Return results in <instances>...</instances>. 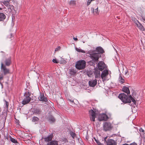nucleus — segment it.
Listing matches in <instances>:
<instances>
[{"label":"nucleus","instance_id":"1","mask_svg":"<svg viewBox=\"0 0 145 145\" xmlns=\"http://www.w3.org/2000/svg\"><path fill=\"white\" fill-rule=\"evenodd\" d=\"M118 98L122 102L125 103H130L131 101L135 104L136 103V101L131 95L128 96L124 93L120 94L118 96Z\"/></svg>","mask_w":145,"mask_h":145},{"label":"nucleus","instance_id":"2","mask_svg":"<svg viewBox=\"0 0 145 145\" xmlns=\"http://www.w3.org/2000/svg\"><path fill=\"white\" fill-rule=\"evenodd\" d=\"M88 53L89 54L90 57L93 60L97 61L99 58L101 57V55L96 52V51L90 50L88 51Z\"/></svg>","mask_w":145,"mask_h":145},{"label":"nucleus","instance_id":"3","mask_svg":"<svg viewBox=\"0 0 145 145\" xmlns=\"http://www.w3.org/2000/svg\"><path fill=\"white\" fill-rule=\"evenodd\" d=\"M86 66V62L84 60H79L76 63L75 67L78 69L82 70L84 69Z\"/></svg>","mask_w":145,"mask_h":145},{"label":"nucleus","instance_id":"4","mask_svg":"<svg viewBox=\"0 0 145 145\" xmlns=\"http://www.w3.org/2000/svg\"><path fill=\"white\" fill-rule=\"evenodd\" d=\"M31 94L29 91L26 92L24 94V97L22 102V103L24 105H25L29 103L31 100V98L30 96Z\"/></svg>","mask_w":145,"mask_h":145},{"label":"nucleus","instance_id":"5","mask_svg":"<svg viewBox=\"0 0 145 145\" xmlns=\"http://www.w3.org/2000/svg\"><path fill=\"white\" fill-rule=\"evenodd\" d=\"M1 71L2 72L4 75H6L9 73V70L7 68L6 66L3 64V63H1Z\"/></svg>","mask_w":145,"mask_h":145},{"label":"nucleus","instance_id":"6","mask_svg":"<svg viewBox=\"0 0 145 145\" xmlns=\"http://www.w3.org/2000/svg\"><path fill=\"white\" fill-rule=\"evenodd\" d=\"M11 57H9L7 58H4L2 60L1 63H3L5 66H9L11 63Z\"/></svg>","mask_w":145,"mask_h":145},{"label":"nucleus","instance_id":"7","mask_svg":"<svg viewBox=\"0 0 145 145\" xmlns=\"http://www.w3.org/2000/svg\"><path fill=\"white\" fill-rule=\"evenodd\" d=\"M106 138L107 137L105 138L104 140L105 141H106L107 145H116V143L114 140L109 139L107 140H106Z\"/></svg>","mask_w":145,"mask_h":145},{"label":"nucleus","instance_id":"8","mask_svg":"<svg viewBox=\"0 0 145 145\" xmlns=\"http://www.w3.org/2000/svg\"><path fill=\"white\" fill-rule=\"evenodd\" d=\"M108 74V71L107 70H105L102 72L101 77L103 81L106 80V77Z\"/></svg>","mask_w":145,"mask_h":145},{"label":"nucleus","instance_id":"9","mask_svg":"<svg viewBox=\"0 0 145 145\" xmlns=\"http://www.w3.org/2000/svg\"><path fill=\"white\" fill-rule=\"evenodd\" d=\"M89 113L90 116V120L91 121H95V117L96 113L93 110H91L89 111Z\"/></svg>","mask_w":145,"mask_h":145},{"label":"nucleus","instance_id":"10","mask_svg":"<svg viewBox=\"0 0 145 145\" xmlns=\"http://www.w3.org/2000/svg\"><path fill=\"white\" fill-rule=\"evenodd\" d=\"M108 119L107 116L105 114H100L99 117L98 119L100 121H106Z\"/></svg>","mask_w":145,"mask_h":145},{"label":"nucleus","instance_id":"11","mask_svg":"<svg viewBox=\"0 0 145 145\" xmlns=\"http://www.w3.org/2000/svg\"><path fill=\"white\" fill-rule=\"evenodd\" d=\"M111 128V124L108 122L105 123L103 125L104 130L106 131L110 129Z\"/></svg>","mask_w":145,"mask_h":145},{"label":"nucleus","instance_id":"12","mask_svg":"<svg viewBox=\"0 0 145 145\" xmlns=\"http://www.w3.org/2000/svg\"><path fill=\"white\" fill-rule=\"evenodd\" d=\"M97 65L99 70L101 71L105 69V63L102 61L98 63Z\"/></svg>","mask_w":145,"mask_h":145},{"label":"nucleus","instance_id":"13","mask_svg":"<svg viewBox=\"0 0 145 145\" xmlns=\"http://www.w3.org/2000/svg\"><path fill=\"white\" fill-rule=\"evenodd\" d=\"M133 21L135 22L136 25L139 28L142 30H143L144 29L143 26L136 19H134L132 20Z\"/></svg>","mask_w":145,"mask_h":145},{"label":"nucleus","instance_id":"14","mask_svg":"<svg viewBox=\"0 0 145 145\" xmlns=\"http://www.w3.org/2000/svg\"><path fill=\"white\" fill-rule=\"evenodd\" d=\"M53 137V135L52 134L49 135L48 136L45 137L43 138L44 141L46 142H49L52 140Z\"/></svg>","mask_w":145,"mask_h":145},{"label":"nucleus","instance_id":"15","mask_svg":"<svg viewBox=\"0 0 145 145\" xmlns=\"http://www.w3.org/2000/svg\"><path fill=\"white\" fill-rule=\"evenodd\" d=\"M39 99V101L43 102H46L47 101V99L45 97L43 93H40Z\"/></svg>","mask_w":145,"mask_h":145},{"label":"nucleus","instance_id":"16","mask_svg":"<svg viewBox=\"0 0 145 145\" xmlns=\"http://www.w3.org/2000/svg\"><path fill=\"white\" fill-rule=\"evenodd\" d=\"M89 84L90 86L94 87L97 84V80L95 79L94 80H90L89 82Z\"/></svg>","mask_w":145,"mask_h":145},{"label":"nucleus","instance_id":"17","mask_svg":"<svg viewBox=\"0 0 145 145\" xmlns=\"http://www.w3.org/2000/svg\"><path fill=\"white\" fill-rule=\"evenodd\" d=\"M94 50L96 51V52L100 54H103L104 52L103 49L100 46L97 47L96 48V50Z\"/></svg>","mask_w":145,"mask_h":145},{"label":"nucleus","instance_id":"18","mask_svg":"<svg viewBox=\"0 0 145 145\" xmlns=\"http://www.w3.org/2000/svg\"><path fill=\"white\" fill-rule=\"evenodd\" d=\"M122 90L124 92L127 93V95L130 93L129 88L126 86H124L123 87L122 89Z\"/></svg>","mask_w":145,"mask_h":145},{"label":"nucleus","instance_id":"19","mask_svg":"<svg viewBox=\"0 0 145 145\" xmlns=\"http://www.w3.org/2000/svg\"><path fill=\"white\" fill-rule=\"evenodd\" d=\"M48 119L49 121L51 123L54 122L55 121V118L51 115H50L48 117Z\"/></svg>","mask_w":145,"mask_h":145},{"label":"nucleus","instance_id":"20","mask_svg":"<svg viewBox=\"0 0 145 145\" xmlns=\"http://www.w3.org/2000/svg\"><path fill=\"white\" fill-rule=\"evenodd\" d=\"M58 142L56 140L52 141L47 144V145H58Z\"/></svg>","mask_w":145,"mask_h":145},{"label":"nucleus","instance_id":"21","mask_svg":"<svg viewBox=\"0 0 145 145\" xmlns=\"http://www.w3.org/2000/svg\"><path fill=\"white\" fill-rule=\"evenodd\" d=\"M95 78H99L100 76V72L99 70H96L94 72Z\"/></svg>","mask_w":145,"mask_h":145},{"label":"nucleus","instance_id":"22","mask_svg":"<svg viewBox=\"0 0 145 145\" xmlns=\"http://www.w3.org/2000/svg\"><path fill=\"white\" fill-rule=\"evenodd\" d=\"M10 0H8L7 1H4L3 2V4L8 8L10 7L9 1Z\"/></svg>","mask_w":145,"mask_h":145},{"label":"nucleus","instance_id":"23","mask_svg":"<svg viewBox=\"0 0 145 145\" xmlns=\"http://www.w3.org/2000/svg\"><path fill=\"white\" fill-rule=\"evenodd\" d=\"M34 114H39L41 113V110L38 108H35L33 111Z\"/></svg>","mask_w":145,"mask_h":145},{"label":"nucleus","instance_id":"24","mask_svg":"<svg viewBox=\"0 0 145 145\" xmlns=\"http://www.w3.org/2000/svg\"><path fill=\"white\" fill-rule=\"evenodd\" d=\"M39 120V118L36 117H34L33 118L32 121L34 122L36 124L38 122Z\"/></svg>","mask_w":145,"mask_h":145},{"label":"nucleus","instance_id":"25","mask_svg":"<svg viewBox=\"0 0 145 145\" xmlns=\"http://www.w3.org/2000/svg\"><path fill=\"white\" fill-rule=\"evenodd\" d=\"M76 71L73 69H71L69 70V73L71 75H74L76 73Z\"/></svg>","mask_w":145,"mask_h":145},{"label":"nucleus","instance_id":"26","mask_svg":"<svg viewBox=\"0 0 145 145\" xmlns=\"http://www.w3.org/2000/svg\"><path fill=\"white\" fill-rule=\"evenodd\" d=\"M119 81L122 84L124 82V80L123 78L121 76V75L119 76Z\"/></svg>","mask_w":145,"mask_h":145},{"label":"nucleus","instance_id":"27","mask_svg":"<svg viewBox=\"0 0 145 145\" xmlns=\"http://www.w3.org/2000/svg\"><path fill=\"white\" fill-rule=\"evenodd\" d=\"M70 133L72 137L73 138H74L76 137V134L75 133L72 131H70Z\"/></svg>","mask_w":145,"mask_h":145},{"label":"nucleus","instance_id":"28","mask_svg":"<svg viewBox=\"0 0 145 145\" xmlns=\"http://www.w3.org/2000/svg\"><path fill=\"white\" fill-rule=\"evenodd\" d=\"M76 50L79 52H82L83 53H85L86 52L84 51L83 50H82L81 49L78 48H76Z\"/></svg>","mask_w":145,"mask_h":145},{"label":"nucleus","instance_id":"29","mask_svg":"<svg viewBox=\"0 0 145 145\" xmlns=\"http://www.w3.org/2000/svg\"><path fill=\"white\" fill-rule=\"evenodd\" d=\"M93 139H94L98 145H104L103 144L101 143L98 139L96 138L95 137L93 138Z\"/></svg>","mask_w":145,"mask_h":145},{"label":"nucleus","instance_id":"30","mask_svg":"<svg viewBox=\"0 0 145 145\" xmlns=\"http://www.w3.org/2000/svg\"><path fill=\"white\" fill-rule=\"evenodd\" d=\"M0 18H6L5 15L3 13L0 12Z\"/></svg>","mask_w":145,"mask_h":145},{"label":"nucleus","instance_id":"31","mask_svg":"<svg viewBox=\"0 0 145 145\" xmlns=\"http://www.w3.org/2000/svg\"><path fill=\"white\" fill-rule=\"evenodd\" d=\"M10 140L12 142H13L14 143H16L17 142V141L16 139L11 137L10 138Z\"/></svg>","mask_w":145,"mask_h":145},{"label":"nucleus","instance_id":"32","mask_svg":"<svg viewBox=\"0 0 145 145\" xmlns=\"http://www.w3.org/2000/svg\"><path fill=\"white\" fill-rule=\"evenodd\" d=\"M4 101L5 103V104L6 105L5 106L6 107V108H8L9 105V103L7 102L5 100H4Z\"/></svg>","mask_w":145,"mask_h":145},{"label":"nucleus","instance_id":"33","mask_svg":"<svg viewBox=\"0 0 145 145\" xmlns=\"http://www.w3.org/2000/svg\"><path fill=\"white\" fill-rule=\"evenodd\" d=\"M69 4L70 5H75L76 4V1L74 0H71L70 1Z\"/></svg>","mask_w":145,"mask_h":145},{"label":"nucleus","instance_id":"34","mask_svg":"<svg viewBox=\"0 0 145 145\" xmlns=\"http://www.w3.org/2000/svg\"><path fill=\"white\" fill-rule=\"evenodd\" d=\"M60 47L58 46L57 48H55V51L57 52L59 51L60 50Z\"/></svg>","mask_w":145,"mask_h":145},{"label":"nucleus","instance_id":"35","mask_svg":"<svg viewBox=\"0 0 145 145\" xmlns=\"http://www.w3.org/2000/svg\"><path fill=\"white\" fill-rule=\"evenodd\" d=\"M93 10L94 13H97L98 10V7H97V8L95 9V10H94V9L93 8Z\"/></svg>","mask_w":145,"mask_h":145},{"label":"nucleus","instance_id":"36","mask_svg":"<svg viewBox=\"0 0 145 145\" xmlns=\"http://www.w3.org/2000/svg\"><path fill=\"white\" fill-rule=\"evenodd\" d=\"M52 61L53 62L55 63H59V62L57 61V60L56 59H53L52 60Z\"/></svg>","mask_w":145,"mask_h":145},{"label":"nucleus","instance_id":"37","mask_svg":"<svg viewBox=\"0 0 145 145\" xmlns=\"http://www.w3.org/2000/svg\"><path fill=\"white\" fill-rule=\"evenodd\" d=\"M3 74H1L0 73V80H2L3 79Z\"/></svg>","mask_w":145,"mask_h":145},{"label":"nucleus","instance_id":"38","mask_svg":"<svg viewBox=\"0 0 145 145\" xmlns=\"http://www.w3.org/2000/svg\"><path fill=\"white\" fill-rule=\"evenodd\" d=\"M60 63L62 64L65 63H66V61L65 60L63 59L61 61Z\"/></svg>","mask_w":145,"mask_h":145},{"label":"nucleus","instance_id":"39","mask_svg":"<svg viewBox=\"0 0 145 145\" xmlns=\"http://www.w3.org/2000/svg\"><path fill=\"white\" fill-rule=\"evenodd\" d=\"M92 1V0H88L87 2V5H89Z\"/></svg>","mask_w":145,"mask_h":145},{"label":"nucleus","instance_id":"40","mask_svg":"<svg viewBox=\"0 0 145 145\" xmlns=\"http://www.w3.org/2000/svg\"><path fill=\"white\" fill-rule=\"evenodd\" d=\"M139 131L140 132H144V130L142 129V128H140L139 129Z\"/></svg>","mask_w":145,"mask_h":145},{"label":"nucleus","instance_id":"41","mask_svg":"<svg viewBox=\"0 0 145 145\" xmlns=\"http://www.w3.org/2000/svg\"><path fill=\"white\" fill-rule=\"evenodd\" d=\"M129 145H137V144L135 142L133 143H132L131 144Z\"/></svg>","mask_w":145,"mask_h":145},{"label":"nucleus","instance_id":"42","mask_svg":"<svg viewBox=\"0 0 145 145\" xmlns=\"http://www.w3.org/2000/svg\"><path fill=\"white\" fill-rule=\"evenodd\" d=\"M73 39L74 40H75L76 41H77L78 40V39L76 38H75L74 37Z\"/></svg>","mask_w":145,"mask_h":145},{"label":"nucleus","instance_id":"43","mask_svg":"<svg viewBox=\"0 0 145 145\" xmlns=\"http://www.w3.org/2000/svg\"><path fill=\"white\" fill-rule=\"evenodd\" d=\"M12 37V34H11L8 36V37L9 38H10Z\"/></svg>","mask_w":145,"mask_h":145},{"label":"nucleus","instance_id":"44","mask_svg":"<svg viewBox=\"0 0 145 145\" xmlns=\"http://www.w3.org/2000/svg\"><path fill=\"white\" fill-rule=\"evenodd\" d=\"M128 70H126L125 72V74H127V73H128Z\"/></svg>","mask_w":145,"mask_h":145},{"label":"nucleus","instance_id":"45","mask_svg":"<svg viewBox=\"0 0 145 145\" xmlns=\"http://www.w3.org/2000/svg\"><path fill=\"white\" fill-rule=\"evenodd\" d=\"M5 19H0V21H3Z\"/></svg>","mask_w":145,"mask_h":145},{"label":"nucleus","instance_id":"46","mask_svg":"<svg viewBox=\"0 0 145 145\" xmlns=\"http://www.w3.org/2000/svg\"><path fill=\"white\" fill-rule=\"evenodd\" d=\"M122 145H129L128 144H124Z\"/></svg>","mask_w":145,"mask_h":145},{"label":"nucleus","instance_id":"47","mask_svg":"<svg viewBox=\"0 0 145 145\" xmlns=\"http://www.w3.org/2000/svg\"><path fill=\"white\" fill-rule=\"evenodd\" d=\"M70 101H71V102H73V100H70Z\"/></svg>","mask_w":145,"mask_h":145},{"label":"nucleus","instance_id":"48","mask_svg":"<svg viewBox=\"0 0 145 145\" xmlns=\"http://www.w3.org/2000/svg\"><path fill=\"white\" fill-rule=\"evenodd\" d=\"M142 19L144 21H145V19Z\"/></svg>","mask_w":145,"mask_h":145},{"label":"nucleus","instance_id":"49","mask_svg":"<svg viewBox=\"0 0 145 145\" xmlns=\"http://www.w3.org/2000/svg\"><path fill=\"white\" fill-rule=\"evenodd\" d=\"M2 9V8L0 7V10H1Z\"/></svg>","mask_w":145,"mask_h":145},{"label":"nucleus","instance_id":"50","mask_svg":"<svg viewBox=\"0 0 145 145\" xmlns=\"http://www.w3.org/2000/svg\"><path fill=\"white\" fill-rule=\"evenodd\" d=\"M13 19H13V18H12V21H13Z\"/></svg>","mask_w":145,"mask_h":145},{"label":"nucleus","instance_id":"51","mask_svg":"<svg viewBox=\"0 0 145 145\" xmlns=\"http://www.w3.org/2000/svg\"><path fill=\"white\" fill-rule=\"evenodd\" d=\"M91 140H92V141H93V139L92 138L91 139Z\"/></svg>","mask_w":145,"mask_h":145}]
</instances>
